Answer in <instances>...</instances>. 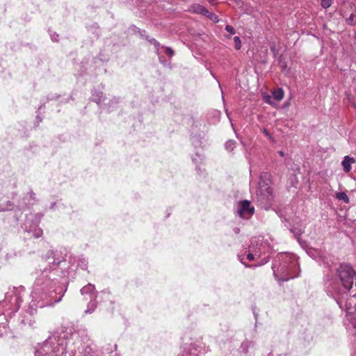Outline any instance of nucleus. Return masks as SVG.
Here are the masks:
<instances>
[{
    "label": "nucleus",
    "instance_id": "27",
    "mask_svg": "<svg viewBox=\"0 0 356 356\" xmlns=\"http://www.w3.org/2000/svg\"><path fill=\"white\" fill-rule=\"evenodd\" d=\"M81 268H83V269H85L87 268V264H85L84 262H82V264H81Z\"/></svg>",
    "mask_w": 356,
    "mask_h": 356
},
{
    "label": "nucleus",
    "instance_id": "13",
    "mask_svg": "<svg viewBox=\"0 0 356 356\" xmlns=\"http://www.w3.org/2000/svg\"><path fill=\"white\" fill-rule=\"evenodd\" d=\"M335 197L339 200H343L345 203H347V204L349 203V201H350L349 197L346 195V193H345L343 192L337 193L335 195Z\"/></svg>",
    "mask_w": 356,
    "mask_h": 356
},
{
    "label": "nucleus",
    "instance_id": "2",
    "mask_svg": "<svg viewBox=\"0 0 356 356\" xmlns=\"http://www.w3.org/2000/svg\"><path fill=\"white\" fill-rule=\"evenodd\" d=\"M272 269L280 285L284 282L298 277L300 274V266L296 256L289 253L277 254L273 261Z\"/></svg>",
    "mask_w": 356,
    "mask_h": 356
},
{
    "label": "nucleus",
    "instance_id": "3",
    "mask_svg": "<svg viewBox=\"0 0 356 356\" xmlns=\"http://www.w3.org/2000/svg\"><path fill=\"white\" fill-rule=\"evenodd\" d=\"M270 175L266 172H261L257 195L259 201L264 204H269L273 200V195L270 187Z\"/></svg>",
    "mask_w": 356,
    "mask_h": 356
},
{
    "label": "nucleus",
    "instance_id": "20",
    "mask_svg": "<svg viewBox=\"0 0 356 356\" xmlns=\"http://www.w3.org/2000/svg\"><path fill=\"white\" fill-rule=\"evenodd\" d=\"M49 35H50V37H51V39L52 41H54V42L58 41L59 35L56 32L50 31Z\"/></svg>",
    "mask_w": 356,
    "mask_h": 356
},
{
    "label": "nucleus",
    "instance_id": "14",
    "mask_svg": "<svg viewBox=\"0 0 356 356\" xmlns=\"http://www.w3.org/2000/svg\"><path fill=\"white\" fill-rule=\"evenodd\" d=\"M225 149L229 151H232L235 147V142L234 140H228L225 144Z\"/></svg>",
    "mask_w": 356,
    "mask_h": 356
},
{
    "label": "nucleus",
    "instance_id": "1",
    "mask_svg": "<svg viewBox=\"0 0 356 356\" xmlns=\"http://www.w3.org/2000/svg\"><path fill=\"white\" fill-rule=\"evenodd\" d=\"M58 270L49 271L44 269L36 279L34 289L32 292L35 305L39 307L53 305L61 300L64 292L58 286V281L55 277Z\"/></svg>",
    "mask_w": 356,
    "mask_h": 356
},
{
    "label": "nucleus",
    "instance_id": "9",
    "mask_svg": "<svg viewBox=\"0 0 356 356\" xmlns=\"http://www.w3.org/2000/svg\"><path fill=\"white\" fill-rule=\"evenodd\" d=\"M95 287L93 284H88L81 289V293L82 295L89 294L92 297V293L95 291Z\"/></svg>",
    "mask_w": 356,
    "mask_h": 356
},
{
    "label": "nucleus",
    "instance_id": "25",
    "mask_svg": "<svg viewBox=\"0 0 356 356\" xmlns=\"http://www.w3.org/2000/svg\"><path fill=\"white\" fill-rule=\"evenodd\" d=\"M247 259L250 261H252L254 259V254L252 253H248L247 255Z\"/></svg>",
    "mask_w": 356,
    "mask_h": 356
},
{
    "label": "nucleus",
    "instance_id": "18",
    "mask_svg": "<svg viewBox=\"0 0 356 356\" xmlns=\"http://www.w3.org/2000/svg\"><path fill=\"white\" fill-rule=\"evenodd\" d=\"M234 43H235V48L238 50L241 49V39L238 36H235L234 38Z\"/></svg>",
    "mask_w": 356,
    "mask_h": 356
},
{
    "label": "nucleus",
    "instance_id": "24",
    "mask_svg": "<svg viewBox=\"0 0 356 356\" xmlns=\"http://www.w3.org/2000/svg\"><path fill=\"white\" fill-rule=\"evenodd\" d=\"M263 133L265 134L266 136H267L268 138H271V135L270 134L269 131L266 129H264L263 130Z\"/></svg>",
    "mask_w": 356,
    "mask_h": 356
},
{
    "label": "nucleus",
    "instance_id": "10",
    "mask_svg": "<svg viewBox=\"0 0 356 356\" xmlns=\"http://www.w3.org/2000/svg\"><path fill=\"white\" fill-rule=\"evenodd\" d=\"M25 232H27L28 234H31V233L33 232V236L34 238H39L43 234L42 229H40V228H38V227H36L33 230H32L31 229H27L26 227H25Z\"/></svg>",
    "mask_w": 356,
    "mask_h": 356
},
{
    "label": "nucleus",
    "instance_id": "33",
    "mask_svg": "<svg viewBox=\"0 0 356 356\" xmlns=\"http://www.w3.org/2000/svg\"><path fill=\"white\" fill-rule=\"evenodd\" d=\"M193 162L197 163V159H196L193 158Z\"/></svg>",
    "mask_w": 356,
    "mask_h": 356
},
{
    "label": "nucleus",
    "instance_id": "32",
    "mask_svg": "<svg viewBox=\"0 0 356 356\" xmlns=\"http://www.w3.org/2000/svg\"><path fill=\"white\" fill-rule=\"evenodd\" d=\"M159 60L161 63H163V60H162V57L161 56H159Z\"/></svg>",
    "mask_w": 356,
    "mask_h": 356
},
{
    "label": "nucleus",
    "instance_id": "31",
    "mask_svg": "<svg viewBox=\"0 0 356 356\" xmlns=\"http://www.w3.org/2000/svg\"><path fill=\"white\" fill-rule=\"evenodd\" d=\"M268 261V259L265 258V259H264V262H263V264H266V263H267Z\"/></svg>",
    "mask_w": 356,
    "mask_h": 356
},
{
    "label": "nucleus",
    "instance_id": "19",
    "mask_svg": "<svg viewBox=\"0 0 356 356\" xmlns=\"http://www.w3.org/2000/svg\"><path fill=\"white\" fill-rule=\"evenodd\" d=\"M196 12L199 13H202L204 15H206L207 13H209V11L203 6L198 5L197 6Z\"/></svg>",
    "mask_w": 356,
    "mask_h": 356
},
{
    "label": "nucleus",
    "instance_id": "16",
    "mask_svg": "<svg viewBox=\"0 0 356 356\" xmlns=\"http://www.w3.org/2000/svg\"><path fill=\"white\" fill-rule=\"evenodd\" d=\"M346 22L350 25H354L356 23V15L352 13L346 19Z\"/></svg>",
    "mask_w": 356,
    "mask_h": 356
},
{
    "label": "nucleus",
    "instance_id": "17",
    "mask_svg": "<svg viewBox=\"0 0 356 356\" xmlns=\"http://www.w3.org/2000/svg\"><path fill=\"white\" fill-rule=\"evenodd\" d=\"M164 49V53L169 57L171 58L174 56V51L170 47H161Z\"/></svg>",
    "mask_w": 356,
    "mask_h": 356
},
{
    "label": "nucleus",
    "instance_id": "35",
    "mask_svg": "<svg viewBox=\"0 0 356 356\" xmlns=\"http://www.w3.org/2000/svg\"><path fill=\"white\" fill-rule=\"evenodd\" d=\"M6 209L10 210L11 209V205L10 204V207L6 208Z\"/></svg>",
    "mask_w": 356,
    "mask_h": 356
},
{
    "label": "nucleus",
    "instance_id": "8",
    "mask_svg": "<svg viewBox=\"0 0 356 356\" xmlns=\"http://www.w3.org/2000/svg\"><path fill=\"white\" fill-rule=\"evenodd\" d=\"M254 346V343L253 341L246 339L241 343V346L239 348V350L241 353H243L244 355L248 356L249 349L253 348Z\"/></svg>",
    "mask_w": 356,
    "mask_h": 356
},
{
    "label": "nucleus",
    "instance_id": "34",
    "mask_svg": "<svg viewBox=\"0 0 356 356\" xmlns=\"http://www.w3.org/2000/svg\"><path fill=\"white\" fill-rule=\"evenodd\" d=\"M6 258H7V259H8L10 258L9 254H6Z\"/></svg>",
    "mask_w": 356,
    "mask_h": 356
},
{
    "label": "nucleus",
    "instance_id": "11",
    "mask_svg": "<svg viewBox=\"0 0 356 356\" xmlns=\"http://www.w3.org/2000/svg\"><path fill=\"white\" fill-rule=\"evenodd\" d=\"M92 100L99 104L104 100L103 93L102 92H94L92 96Z\"/></svg>",
    "mask_w": 356,
    "mask_h": 356
},
{
    "label": "nucleus",
    "instance_id": "15",
    "mask_svg": "<svg viewBox=\"0 0 356 356\" xmlns=\"http://www.w3.org/2000/svg\"><path fill=\"white\" fill-rule=\"evenodd\" d=\"M96 307V305L94 302H90L88 305V308L86 310V313L87 314H91L92 312H93V311L95 310Z\"/></svg>",
    "mask_w": 356,
    "mask_h": 356
},
{
    "label": "nucleus",
    "instance_id": "22",
    "mask_svg": "<svg viewBox=\"0 0 356 356\" xmlns=\"http://www.w3.org/2000/svg\"><path fill=\"white\" fill-rule=\"evenodd\" d=\"M225 30L226 31H227L228 33H229L230 34H235L236 33V30L234 29V27H232V26L230 25H227L225 26Z\"/></svg>",
    "mask_w": 356,
    "mask_h": 356
},
{
    "label": "nucleus",
    "instance_id": "30",
    "mask_svg": "<svg viewBox=\"0 0 356 356\" xmlns=\"http://www.w3.org/2000/svg\"><path fill=\"white\" fill-rule=\"evenodd\" d=\"M241 262L242 264H243L245 265V267H247V268L251 267V266H250V265H248V264H245V263L243 261V259H241Z\"/></svg>",
    "mask_w": 356,
    "mask_h": 356
},
{
    "label": "nucleus",
    "instance_id": "7",
    "mask_svg": "<svg viewBox=\"0 0 356 356\" xmlns=\"http://www.w3.org/2000/svg\"><path fill=\"white\" fill-rule=\"evenodd\" d=\"M355 163V159L349 156H344L341 165L345 172H349L351 170V165Z\"/></svg>",
    "mask_w": 356,
    "mask_h": 356
},
{
    "label": "nucleus",
    "instance_id": "4",
    "mask_svg": "<svg viewBox=\"0 0 356 356\" xmlns=\"http://www.w3.org/2000/svg\"><path fill=\"white\" fill-rule=\"evenodd\" d=\"M337 275L346 290H350L354 283L356 285V272L351 265L340 264L337 268Z\"/></svg>",
    "mask_w": 356,
    "mask_h": 356
},
{
    "label": "nucleus",
    "instance_id": "6",
    "mask_svg": "<svg viewBox=\"0 0 356 356\" xmlns=\"http://www.w3.org/2000/svg\"><path fill=\"white\" fill-rule=\"evenodd\" d=\"M63 259V257L58 255L57 252H54L53 250L48 251L46 255V260L48 261L49 264H53L54 266L59 264Z\"/></svg>",
    "mask_w": 356,
    "mask_h": 356
},
{
    "label": "nucleus",
    "instance_id": "23",
    "mask_svg": "<svg viewBox=\"0 0 356 356\" xmlns=\"http://www.w3.org/2000/svg\"><path fill=\"white\" fill-rule=\"evenodd\" d=\"M152 44H154V45L155 46L156 49V52H157V54L159 56L160 54V52H159V47H160V44L155 40V39H152V40H150Z\"/></svg>",
    "mask_w": 356,
    "mask_h": 356
},
{
    "label": "nucleus",
    "instance_id": "26",
    "mask_svg": "<svg viewBox=\"0 0 356 356\" xmlns=\"http://www.w3.org/2000/svg\"><path fill=\"white\" fill-rule=\"evenodd\" d=\"M234 233H235L236 234H239V232H240V229H239L238 227H235V228L234 229Z\"/></svg>",
    "mask_w": 356,
    "mask_h": 356
},
{
    "label": "nucleus",
    "instance_id": "28",
    "mask_svg": "<svg viewBox=\"0 0 356 356\" xmlns=\"http://www.w3.org/2000/svg\"><path fill=\"white\" fill-rule=\"evenodd\" d=\"M29 195H30V197H31V198H33V199H34V198H35V194L33 191L30 192V193H29Z\"/></svg>",
    "mask_w": 356,
    "mask_h": 356
},
{
    "label": "nucleus",
    "instance_id": "36",
    "mask_svg": "<svg viewBox=\"0 0 356 356\" xmlns=\"http://www.w3.org/2000/svg\"><path fill=\"white\" fill-rule=\"evenodd\" d=\"M115 103H118V100L116 99H114Z\"/></svg>",
    "mask_w": 356,
    "mask_h": 356
},
{
    "label": "nucleus",
    "instance_id": "21",
    "mask_svg": "<svg viewBox=\"0 0 356 356\" xmlns=\"http://www.w3.org/2000/svg\"><path fill=\"white\" fill-rule=\"evenodd\" d=\"M321 6L324 8H327L331 6V0H321Z\"/></svg>",
    "mask_w": 356,
    "mask_h": 356
},
{
    "label": "nucleus",
    "instance_id": "12",
    "mask_svg": "<svg viewBox=\"0 0 356 356\" xmlns=\"http://www.w3.org/2000/svg\"><path fill=\"white\" fill-rule=\"evenodd\" d=\"M273 97L277 101L282 100L284 97L283 90L282 88H278L277 90H275L273 93Z\"/></svg>",
    "mask_w": 356,
    "mask_h": 356
},
{
    "label": "nucleus",
    "instance_id": "29",
    "mask_svg": "<svg viewBox=\"0 0 356 356\" xmlns=\"http://www.w3.org/2000/svg\"><path fill=\"white\" fill-rule=\"evenodd\" d=\"M278 153H279L280 156H284V152L282 150L279 151Z\"/></svg>",
    "mask_w": 356,
    "mask_h": 356
},
{
    "label": "nucleus",
    "instance_id": "5",
    "mask_svg": "<svg viewBox=\"0 0 356 356\" xmlns=\"http://www.w3.org/2000/svg\"><path fill=\"white\" fill-rule=\"evenodd\" d=\"M254 211V207L250 206L248 200H243L238 202L236 208V213L243 218H250Z\"/></svg>",
    "mask_w": 356,
    "mask_h": 356
}]
</instances>
